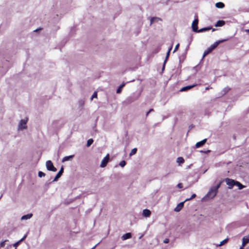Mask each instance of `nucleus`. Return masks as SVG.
Returning <instances> with one entry per match:
<instances>
[{"label": "nucleus", "instance_id": "obj_1", "mask_svg": "<svg viewBox=\"0 0 249 249\" xmlns=\"http://www.w3.org/2000/svg\"><path fill=\"white\" fill-rule=\"evenodd\" d=\"M46 167L48 170L53 172L56 171V168L53 166V162L51 160H47L46 163Z\"/></svg>", "mask_w": 249, "mask_h": 249}, {"label": "nucleus", "instance_id": "obj_2", "mask_svg": "<svg viewBox=\"0 0 249 249\" xmlns=\"http://www.w3.org/2000/svg\"><path fill=\"white\" fill-rule=\"evenodd\" d=\"M227 184L228 185V188L229 189H232L233 187L235 185V182L236 181L234 180L233 179H230L229 178H226L225 179Z\"/></svg>", "mask_w": 249, "mask_h": 249}, {"label": "nucleus", "instance_id": "obj_3", "mask_svg": "<svg viewBox=\"0 0 249 249\" xmlns=\"http://www.w3.org/2000/svg\"><path fill=\"white\" fill-rule=\"evenodd\" d=\"M198 19L197 18H196L192 23V30L194 32L196 33L198 32Z\"/></svg>", "mask_w": 249, "mask_h": 249}, {"label": "nucleus", "instance_id": "obj_4", "mask_svg": "<svg viewBox=\"0 0 249 249\" xmlns=\"http://www.w3.org/2000/svg\"><path fill=\"white\" fill-rule=\"evenodd\" d=\"M28 121L27 118L26 120H21L18 124V129L22 130L25 129L27 127L26 124Z\"/></svg>", "mask_w": 249, "mask_h": 249}, {"label": "nucleus", "instance_id": "obj_5", "mask_svg": "<svg viewBox=\"0 0 249 249\" xmlns=\"http://www.w3.org/2000/svg\"><path fill=\"white\" fill-rule=\"evenodd\" d=\"M109 155L108 154L106 156V157L102 160L101 163L100 164V166L101 167H106L109 161Z\"/></svg>", "mask_w": 249, "mask_h": 249}, {"label": "nucleus", "instance_id": "obj_6", "mask_svg": "<svg viewBox=\"0 0 249 249\" xmlns=\"http://www.w3.org/2000/svg\"><path fill=\"white\" fill-rule=\"evenodd\" d=\"M217 193V192L212 188L207 194V196L208 197L213 198L216 195Z\"/></svg>", "mask_w": 249, "mask_h": 249}, {"label": "nucleus", "instance_id": "obj_7", "mask_svg": "<svg viewBox=\"0 0 249 249\" xmlns=\"http://www.w3.org/2000/svg\"><path fill=\"white\" fill-rule=\"evenodd\" d=\"M64 172V168L63 167H61L58 173L57 174V175L55 176V178H54L53 181H56L58 180L59 178H60L61 175H62L63 173Z\"/></svg>", "mask_w": 249, "mask_h": 249}, {"label": "nucleus", "instance_id": "obj_8", "mask_svg": "<svg viewBox=\"0 0 249 249\" xmlns=\"http://www.w3.org/2000/svg\"><path fill=\"white\" fill-rule=\"evenodd\" d=\"M228 40V39H222V40H218L217 41H216L215 42L213 45H212L211 46V47L212 48V49H214L215 48H216L217 46L221 43H222L224 41H226Z\"/></svg>", "mask_w": 249, "mask_h": 249}, {"label": "nucleus", "instance_id": "obj_9", "mask_svg": "<svg viewBox=\"0 0 249 249\" xmlns=\"http://www.w3.org/2000/svg\"><path fill=\"white\" fill-rule=\"evenodd\" d=\"M207 141V139H205L202 140L201 141L197 142L196 144V145H195L196 147L197 148H199V147H201L204 144H205V143Z\"/></svg>", "mask_w": 249, "mask_h": 249}, {"label": "nucleus", "instance_id": "obj_10", "mask_svg": "<svg viewBox=\"0 0 249 249\" xmlns=\"http://www.w3.org/2000/svg\"><path fill=\"white\" fill-rule=\"evenodd\" d=\"M184 202H182L179 203L177 205V206L175 208V210H174L175 211L177 212H179L184 206Z\"/></svg>", "mask_w": 249, "mask_h": 249}, {"label": "nucleus", "instance_id": "obj_11", "mask_svg": "<svg viewBox=\"0 0 249 249\" xmlns=\"http://www.w3.org/2000/svg\"><path fill=\"white\" fill-rule=\"evenodd\" d=\"M159 21H162V19L158 17H153L150 19V25L153 24L154 22H158Z\"/></svg>", "mask_w": 249, "mask_h": 249}, {"label": "nucleus", "instance_id": "obj_12", "mask_svg": "<svg viewBox=\"0 0 249 249\" xmlns=\"http://www.w3.org/2000/svg\"><path fill=\"white\" fill-rule=\"evenodd\" d=\"M196 85H193L191 86H187L184 87H183L180 90V91H185L189 89H191L192 88L195 87Z\"/></svg>", "mask_w": 249, "mask_h": 249}, {"label": "nucleus", "instance_id": "obj_13", "mask_svg": "<svg viewBox=\"0 0 249 249\" xmlns=\"http://www.w3.org/2000/svg\"><path fill=\"white\" fill-rule=\"evenodd\" d=\"M131 237H132L131 233L130 232H128V233H126L124 234L122 236V239L123 240H125L127 239H129V238H131Z\"/></svg>", "mask_w": 249, "mask_h": 249}, {"label": "nucleus", "instance_id": "obj_14", "mask_svg": "<svg viewBox=\"0 0 249 249\" xmlns=\"http://www.w3.org/2000/svg\"><path fill=\"white\" fill-rule=\"evenodd\" d=\"M151 212L148 209H144L143 210L142 214L145 217H149L151 215Z\"/></svg>", "mask_w": 249, "mask_h": 249}, {"label": "nucleus", "instance_id": "obj_15", "mask_svg": "<svg viewBox=\"0 0 249 249\" xmlns=\"http://www.w3.org/2000/svg\"><path fill=\"white\" fill-rule=\"evenodd\" d=\"M211 29H212V27H205V28H201L199 30H198V32H197L196 33H201V32L209 31Z\"/></svg>", "mask_w": 249, "mask_h": 249}, {"label": "nucleus", "instance_id": "obj_16", "mask_svg": "<svg viewBox=\"0 0 249 249\" xmlns=\"http://www.w3.org/2000/svg\"><path fill=\"white\" fill-rule=\"evenodd\" d=\"M73 157H74V155H70L69 156L64 157L62 160V162H64L66 161L71 160L73 158Z\"/></svg>", "mask_w": 249, "mask_h": 249}, {"label": "nucleus", "instance_id": "obj_17", "mask_svg": "<svg viewBox=\"0 0 249 249\" xmlns=\"http://www.w3.org/2000/svg\"><path fill=\"white\" fill-rule=\"evenodd\" d=\"M225 22L224 20H218L215 24V26L216 27H222L224 25Z\"/></svg>", "mask_w": 249, "mask_h": 249}, {"label": "nucleus", "instance_id": "obj_18", "mask_svg": "<svg viewBox=\"0 0 249 249\" xmlns=\"http://www.w3.org/2000/svg\"><path fill=\"white\" fill-rule=\"evenodd\" d=\"M213 49H212V48L210 46V47H209L207 50H206L204 52V53H203V57H205V56H206L207 55H208L209 53H210L211 52H212V51H213Z\"/></svg>", "mask_w": 249, "mask_h": 249}, {"label": "nucleus", "instance_id": "obj_19", "mask_svg": "<svg viewBox=\"0 0 249 249\" xmlns=\"http://www.w3.org/2000/svg\"><path fill=\"white\" fill-rule=\"evenodd\" d=\"M249 242V238L244 237L242 239V246H245Z\"/></svg>", "mask_w": 249, "mask_h": 249}, {"label": "nucleus", "instance_id": "obj_20", "mask_svg": "<svg viewBox=\"0 0 249 249\" xmlns=\"http://www.w3.org/2000/svg\"><path fill=\"white\" fill-rule=\"evenodd\" d=\"M216 7L218 8H223L225 6V4L222 2H218L215 4Z\"/></svg>", "mask_w": 249, "mask_h": 249}, {"label": "nucleus", "instance_id": "obj_21", "mask_svg": "<svg viewBox=\"0 0 249 249\" xmlns=\"http://www.w3.org/2000/svg\"><path fill=\"white\" fill-rule=\"evenodd\" d=\"M32 216H33V214L32 213L28 214H26V215H24L22 216L21 219H22V220H23V219L26 220V219H29V218H31Z\"/></svg>", "mask_w": 249, "mask_h": 249}, {"label": "nucleus", "instance_id": "obj_22", "mask_svg": "<svg viewBox=\"0 0 249 249\" xmlns=\"http://www.w3.org/2000/svg\"><path fill=\"white\" fill-rule=\"evenodd\" d=\"M235 185L238 186L239 189H240V190L244 188V186L240 182H239L237 181H236Z\"/></svg>", "mask_w": 249, "mask_h": 249}, {"label": "nucleus", "instance_id": "obj_23", "mask_svg": "<svg viewBox=\"0 0 249 249\" xmlns=\"http://www.w3.org/2000/svg\"><path fill=\"white\" fill-rule=\"evenodd\" d=\"M124 84H122L117 89L116 92L117 93H120L122 92V88L124 86Z\"/></svg>", "mask_w": 249, "mask_h": 249}, {"label": "nucleus", "instance_id": "obj_24", "mask_svg": "<svg viewBox=\"0 0 249 249\" xmlns=\"http://www.w3.org/2000/svg\"><path fill=\"white\" fill-rule=\"evenodd\" d=\"M93 142V140L92 139H89L88 140L87 143V146L89 147L90 146Z\"/></svg>", "mask_w": 249, "mask_h": 249}, {"label": "nucleus", "instance_id": "obj_25", "mask_svg": "<svg viewBox=\"0 0 249 249\" xmlns=\"http://www.w3.org/2000/svg\"><path fill=\"white\" fill-rule=\"evenodd\" d=\"M137 151V149L136 148H134L132 149L129 154L130 156H131L133 155H135Z\"/></svg>", "mask_w": 249, "mask_h": 249}, {"label": "nucleus", "instance_id": "obj_26", "mask_svg": "<svg viewBox=\"0 0 249 249\" xmlns=\"http://www.w3.org/2000/svg\"><path fill=\"white\" fill-rule=\"evenodd\" d=\"M177 162L179 163H183L184 162V160L182 157H179L177 159Z\"/></svg>", "mask_w": 249, "mask_h": 249}, {"label": "nucleus", "instance_id": "obj_27", "mask_svg": "<svg viewBox=\"0 0 249 249\" xmlns=\"http://www.w3.org/2000/svg\"><path fill=\"white\" fill-rule=\"evenodd\" d=\"M221 184V182H220L216 186L213 187V188L217 192L218 189L220 188Z\"/></svg>", "mask_w": 249, "mask_h": 249}, {"label": "nucleus", "instance_id": "obj_28", "mask_svg": "<svg viewBox=\"0 0 249 249\" xmlns=\"http://www.w3.org/2000/svg\"><path fill=\"white\" fill-rule=\"evenodd\" d=\"M196 197V195L195 194H194L192 195L191 197L189 198H186L184 201H189L193 198H195Z\"/></svg>", "mask_w": 249, "mask_h": 249}, {"label": "nucleus", "instance_id": "obj_29", "mask_svg": "<svg viewBox=\"0 0 249 249\" xmlns=\"http://www.w3.org/2000/svg\"><path fill=\"white\" fill-rule=\"evenodd\" d=\"M38 175L39 177L41 178L42 177H45L46 174L42 171H39Z\"/></svg>", "mask_w": 249, "mask_h": 249}, {"label": "nucleus", "instance_id": "obj_30", "mask_svg": "<svg viewBox=\"0 0 249 249\" xmlns=\"http://www.w3.org/2000/svg\"><path fill=\"white\" fill-rule=\"evenodd\" d=\"M171 49H172V47L169 48V49L168 50V52L167 53L166 56V59H165V62H164L165 63L166 60L167 59V58L169 57V53H170V52Z\"/></svg>", "mask_w": 249, "mask_h": 249}, {"label": "nucleus", "instance_id": "obj_31", "mask_svg": "<svg viewBox=\"0 0 249 249\" xmlns=\"http://www.w3.org/2000/svg\"><path fill=\"white\" fill-rule=\"evenodd\" d=\"M8 240H5L2 242H1L0 243V248L1 247H4L5 246V242L8 241Z\"/></svg>", "mask_w": 249, "mask_h": 249}, {"label": "nucleus", "instance_id": "obj_32", "mask_svg": "<svg viewBox=\"0 0 249 249\" xmlns=\"http://www.w3.org/2000/svg\"><path fill=\"white\" fill-rule=\"evenodd\" d=\"M125 164L126 162L124 160L121 161L119 164V165L122 167H124L125 165Z\"/></svg>", "mask_w": 249, "mask_h": 249}, {"label": "nucleus", "instance_id": "obj_33", "mask_svg": "<svg viewBox=\"0 0 249 249\" xmlns=\"http://www.w3.org/2000/svg\"><path fill=\"white\" fill-rule=\"evenodd\" d=\"M228 240V239H224V240H223L222 241H221L219 244V246H222L225 243H227V241Z\"/></svg>", "mask_w": 249, "mask_h": 249}, {"label": "nucleus", "instance_id": "obj_34", "mask_svg": "<svg viewBox=\"0 0 249 249\" xmlns=\"http://www.w3.org/2000/svg\"><path fill=\"white\" fill-rule=\"evenodd\" d=\"M97 98V93L96 91L94 92L92 94L91 99L92 100L93 98Z\"/></svg>", "mask_w": 249, "mask_h": 249}, {"label": "nucleus", "instance_id": "obj_35", "mask_svg": "<svg viewBox=\"0 0 249 249\" xmlns=\"http://www.w3.org/2000/svg\"><path fill=\"white\" fill-rule=\"evenodd\" d=\"M152 111H154V109H153V108H151V109H149V110L148 112H146V117H147V116H148V115H149V114L150 112H152Z\"/></svg>", "mask_w": 249, "mask_h": 249}, {"label": "nucleus", "instance_id": "obj_36", "mask_svg": "<svg viewBox=\"0 0 249 249\" xmlns=\"http://www.w3.org/2000/svg\"><path fill=\"white\" fill-rule=\"evenodd\" d=\"M179 46V44L178 43L176 45V46H175V48L174 49V52H175L176 51H177L178 50Z\"/></svg>", "mask_w": 249, "mask_h": 249}, {"label": "nucleus", "instance_id": "obj_37", "mask_svg": "<svg viewBox=\"0 0 249 249\" xmlns=\"http://www.w3.org/2000/svg\"><path fill=\"white\" fill-rule=\"evenodd\" d=\"M169 242V239L168 238H165L163 240V243H164L167 244V243H168Z\"/></svg>", "mask_w": 249, "mask_h": 249}, {"label": "nucleus", "instance_id": "obj_38", "mask_svg": "<svg viewBox=\"0 0 249 249\" xmlns=\"http://www.w3.org/2000/svg\"><path fill=\"white\" fill-rule=\"evenodd\" d=\"M178 187L179 188H182L183 187V184L181 183H179L178 184Z\"/></svg>", "mask_w": 249, "mask_h": 249}, {"label": "nucleus", "instance_id": "obj_39", "mask_svg": "<svg viewBox=\"0 0 249 249\" xmlns=\"http://www.w3.org/2000/svg\"><path fill=\"white\" fill-rule=\"evenodd\" d=\"M209 89H210V88H209V87H206V88H205V90H209Z\"/></svg>", "mask_w": 249, "mask_h": 249}, {"label": "nucleus", "instance_id": "obj_40", "mask_svg": "<svg viewBox=\"0 0 249 249\" xmlns=\"http://www.w3.org/2000/svg\"><path fill=\"white\" fill-rule=\"evenodd\" d=\"M41 28H39V29H36V30H34V31H35V32H36V31H37L38 30H41Z\"/></svg>", "mask_w": 249, "mask_h": 249}, {"label": "nucleus", "instance_id": "obj_41", "mask_svg": "<svg viewBox=\"0 0 249 249\" xmlns=\"http://www.w3.org/2000/svg\"><path fill=\"white\" fill-rule=\"evenodd\" d=\"M96 245H95V246H94L92 248H91V249H95V248H96Z\"/></svg>", "mask_w": 249, "mask_h": 249}, {"label": "nucleus", "instance_id": "obj_42", "mask_svg": "<svg viewBox=\"0 0 249 249\" xmlns=\"http://www.w3.org/2000/svg\"><path fill=\"white\" fill-rule=\"evenodd\" d=\"M25 237H24L23 238H22V239H21V241H22V240H23V239H24V238H25Z\"/></svg>", "mask_w": 249, "mask_h": 249}, {"label": "nucleus", "instance_id": "obj_43", "mask_svg": "<svg viewBox=\"0 0 249 249\" xmlns=\"http://www.w3.org/2000/svg\"><path fill=\"white\" fill-rule=\"evenodd\" d=\"M247 32H249V30H247Z\"/></svg>", "mask_w": 249, "mask_h": 249}, {"label": "nucleus", "instance_id": "obj_44", "mask_svg": "<svg viewBox=\"0 0 249 249\" xmlns=\"http://www.w3.org/2000/svg\"><path fill=\"white\" fill-rule=\"evenodd\" d=\"M215 31V29H213V31Z\"/></svg>", "mask_w": 249, "mask_h": 249}, {"label": "nucleus", "instance_id": "obj_45", "mask_svg": "<svg viewBox=\"0 0 249 249\" xmlns=\"http://www.w3.org/2000/svg\"><path fill=\"white\" fill-rule=\"evenodd\" d=\"M240 249H243V248L241 247L240 248Z\"/></svg>", "mask_w": 249, "mask_h": 249}]
</instances>
